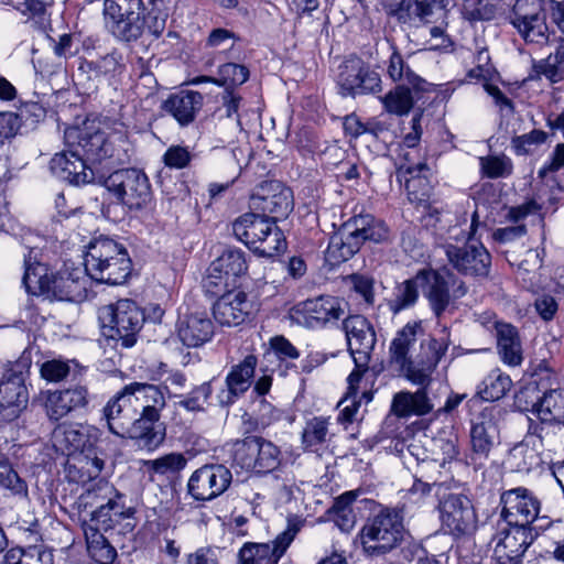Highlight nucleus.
Masks as SVG:
<instances>
[{"mask_svg": "<svg viewBox=\"0 0 564 564\" xmlns=\"http://www.w3.org/2000/svg\"><path fill=\"white\" fill-rule=\"evenodd\" d=\"M297 531V524H289L288 529L280 533L272 543H253L259 563L278 564Z\"/></svg>", "mask_w": 564, "mask_h": 564, "instance_id": "nucleus-42", "label": "nucleus"}, {"mask_svg": "<svg viewBox=\"0 0 564 564\" xmlns=\"http://www.w3.org/2000/svg\"><path fill=\"white\" fill-rule=\"evenodd\" d=\"M64 141L72 155H83L88 162H100L104 159L122 160L121 151L128 144L123 133L106 135L95 121H85L82 126L69 127L64 132Z\"/></svg>", "mask_w": 564, "mask_h": 564, "instance_id": "nucleus-4", "label": "nucleus"}, {"mask_svg": "<svg viewBox=\"0 0 564 564\" xmlns=\"http://www.w3.org/2000/svg\"><path fill=\"white\" fill-rule=\"evenodd\" d=\"M31 361L21 357L14 362H8L0 379V422H12L26 408L29 392L25 377Z\"/></svg>", "mask_w": 564, "mask_h": 564, "instance_id": "nucleus-8", "label": "nucleus"}, {"mask_svg": "<svg viewBox=\"0 0 564 564\" xmlns=\"http://www.w3.org/2000/svg\"><path fill=\"white\" fill-rule=\"evenodd\" d=\"M204 106V96L196 90L182 89L171 94L161 109L173 117L181 127L192 124Z\"/></svg>", "mask_w": 564, "mask_h": 564, "instance_id": "nucleus-27", "label": "nucleus"}, {"mask_svg": "<svg viewBox=\"0 0 564 564\" xmlns=\"http://www.w3.org/2000/svg\"><path fill=\"white\" fill-rule=\"evenodd\" d=\"M532 413L542 423L564 425V391L554 389L545 392L538 402L533 403Z\"/></svg>", "mask_w": 564, "mask_h": 564, "instance_id": "nucleus-37", "label": "nucleus"}, {"mask_svg": "<svg viewBox=\"0 0 564 564\" xmlns=\"http://www.w3.org/2000/svg\"><path fill=\"white\" fill-rule=\"evenodd\" d=\"M151 4L145 14L142 0H105V25L122 42L137 41L144 33L159 39L165 30L167 12L161 1H152Z\"/></svg>", "mask_w": 564, "mask_h": 564, "instance_id": "nucleus-1", "label": "nucleus"}, {"mask_svg": "<svg viewBox=\"0 0 564 564\" xmlns=\"http://www.w3.org/2000/svg\"><path fill=\"white\" fill-rule=\"evenodd\" d=\"M126 391L132 398V403L138 406V414L152 409L160 412L165 405L163 393L154 384L132 382L126 386Z\"/></svg>", "mask_w": 564, "mask_h": 564, "instance_id": "nucleus-40", "label": "nucleus"}, {"mask_svg": "<svg viewBox=\"0 0 564 564\" xmlns=\"http://www.w3.org/2000/svg\"><path fill=\"white\" fill-rule=\"evenodd\" d=\"M511 386L510 377L496 369L484 379L478 394L482 400L492 402L505 397Z\"/></svg>", "mask_w": 564, "mask_h": 564, "instance_id": "nucleus-49", "label": "nucleus"}, {"mask_svg": "<svg viewBox=\"0 0 564 564\" xmlns=\"http://www.w3.org/2000/svg\"><path fill=\"white\" fill-rule=\"evenodd\" d=\"M54 446L64 454H84L97 441V430L78 423L62 424L52 434Z\"/></svg>", "mask_w": 564, "mask_h": 564, "instance_id": "nucleus-25", "label": "nucleus"}, {"mask_svg": "<svg viewBox=\"0 0 564 564\" xmlns=\"http://www.w3.org/2000/svg\"><path fill=\"white\" fill-rule=\"evenodd\" d=\"M235 237L261 257H273L283 251L286 241L274 221L259 212L245 213L232 223Z\"/></svg>", "mask_w": 564, "mask_h": 564, "instance_id": "nucleus-5", "label": "nucleus"}, {"mask_svg": "<svg viewBox=\"0 0 564 564\" xmlns=\"http://www.w3.org/2000/svg\"><path fill=\"white\" fill-rule=\"evenodd\" d=\"M500 503L502 505L501 518L505 523L531 528L533 522L540 520L541 502L532 491L524 487L503 491L500 496Z\"/></svg>", "mask_w": 564, "mask_h": 564, "instance_id": "nucleus-16", "label": "nucleus"}, {"mask_svg": "<svg viewBox=\"0 0 564 564\" xmlns=\"http://www.w3.org/2000/svg\"><path fill=\"white\" fill-rule=\"evenodd\" d=\"M341 328L354 362L365 367L370 361L377 341L372 324L365 316L355 314L344 318Z\"/></svg>", "mask_w": 564, "mask_h": 564, "instance_id": "nucleus-19", "label": "nucleus"}, {"mask_svg": "<svg viewBox=\"0 0 564 564\" xmlns=\"http://www.w3.org/2000/svg\"><path fill=\"white\" fill-rule=\"evenodd\" d=\"M84 267L85 275L110 285L124 283L132 271L127 248L108 237H98L88 243Z\"/></svg>", "mask_w": 564, "mask_h": 564, "instance_id": "nucleus-3", "label": "nucleus"}, {"mask_svg": "<svg viewBox=\"0 0 564 564\" xmlns=\"http://www.w3.org/2000/svg\"><path fill=\"white\" fill-rule=\"evenodd\" d=\"M253 304L242 291L223 294L213 306L215 321L221 326L235 327L242 324L252 313Z\"/></svg>", "mask_w": 564, "mask_h": 564, "instance_id": "nucleus-26", "label": "nucleus"}, {"mask_svg": "<svg viewBox=\"0 0 564 564\" xmlns=\"http://www.w3.org/2000/svg\"><path fill=\"white\" fill-rule=\"evenodd\" d=\"M89 400L88 387L76 383L65 389L47 391L44 408L50 420L58 421L73 412L87 408Z\"/></svg>", "mask_w": 564, "mask_h": 564, "instance_id": "nucleus-22", "label": "nucleus"}, {"mask_svg": "<svg viewBox=\"0 0 564 564\" xmlns=\"http://www.w3.org/2000/svg\"><path fill=\"white\" fill-rule=\"evenodd\" d=\"M423 270L413 279L406 280L397 286L394 297L390 301V310L397 314L408 307L413 306L419 297V288L423 290L424 281Z\"/></svg>", "mask_w": 564, "mask_h": 564, "instance_id": "nucleus-47", "label": "nucleus"}, {"mask_svg": "<svg viewBox=\"0 0 564 564\" xmlns=\"http://www.w3.org/2000/svg\"><path fill=\"white\" fill-rule=\"evenodd\" d=\"M433 409L434 404L425 388H419L415 392L400 391L393 395L391 403V411L398 417L423 416Z\"/></svg>", "mask_w": 564, "mask_h": 564, "instance_id": "nucleus-34", "label": "nucleus"}, {"mask_svg": "<svg viewBox=\"0 0 564 564\" xmlns=\"http://www.w3.org/2000/svg\"><path fill=\"white\" fill-rule=\"evenodd\" d=\"M444 251L448 262L459 273L476 278L488 276L491 256L481 243L468 242L463 247L446 243Z\"/></svg>", "mask_w": 564, "mask_h": 564, "instance_id": "nucleus-20", "label": "nucleus"}, {"mask_svg": "<svg viewBox=\"0 0 564 564\" xmlns=\"http://www.w3.org/2000/svg\"><path fill=\"white\" fill-rule=\"evenodd\" d=\"M536 76H544L551 83L561 82L564 78V45H558L554 53L546 58L533 64Z\"/></svg>", "mask_w": 564, "mask_h": 564, "instance_id": "nucleus-50", "label": "nucleus"}, {"mask_svg": "<svg viewBox=\"0 0 564 564\" xmlns=\"http://www.w3.org/2000/svg\"><path fill=\"white\" fill-rule=\"evenodd\" d=\"M102 185L129 209H141L151 202L149 178L138 169L117 170L104 178Z\"/></svg>", "mask_w": 564, "mask_h": 564, "instance_id": "nucleus-10", "label": "nucleus"}, {"mask_svg": "<svg viewBox=\"0 0 564 564\" xmlns=\"http://www.w3.org/2000/svg\"><path fill=\"white\" fill-rule=\"evenodd\" d=\"M160 412L148 410L139 413L120 437H129L139 442L140 446L149 449L158 447L165 438L163 429H159Z\"/></svg>", "mask_w": 564, "mask_h": 564, "instance_id": "nucleus-30", "label": "nucleus"}, {"mask_svg": "<svg viewBox=\"0 0 564 564\" xmlns=\"http://www.w3.org/2000/svg\"><path fill=\"white\" fill-rule=\"evenodd\" d=\"M404 171L405 174L399 178L404 182L409 200L417 206H426L433 189L431 169L415 164V167L411 165Z\"/></svg>", "mask_w": 564, "mask_h": 564, "instance_id": "nucleus-33", "label": "nucleus"}, {"mask_svg": "<svg viewBox=\"0 0 564 564\" xmlns=\"http://www.w3.org/2000/svg\"><path fill=\"white\" fill-rule=\"evenodd\" d=\"M213 393L210 382H204L195 387L187 395L182 398L176 404L189 412H202L208 403Z\"/></svg>", "mask_w": 564, "mask_h": 564, "instance_id": "nucleus-56", "label": "nucleus"}, {"mask_svg": "<svg viewBox=\"0 0 564 564\" xmlns=\"http://www.w3.org/2000/svg\"><path fill=\"white\" fill-rule=\"evenodd\" d=\"M421 329V324L413 322L408 323L397 333L389 347L390 360L392 364L397 366L405 365V361L411 359L409 357V351L415 345L417 333Z\"/></svg>", "mask_w": 564, "mask_h": 564, "instance_id": "nucleus-43", "label": "nucleus"}, {"mask_svg": "<svg viewBox=\"0 0 564 564\" xmlns=\"http://www.w3.org/2000/svg\"><path fill=\"white\" fill-rule=\"evenodd\" d=\"M448 345L447 328L443 327L440 338H430L426 343L421 344L423 354L417 359H409L405 365L398 366L401 373L413 384L427 389L432 382V375L445 355Z\"/></svg>", "mask_w": 564, "mask_h": 564, "instance_id": "nucleus-12", "label": "nucleus"}, {"mask_svg": "<svg viewBox=\"0 0 564 564\" xmlns=\"http://www.w3.org/2000/svg\"><path fill=\"white\" fill-rule=\"evenodd\" d=\"M69 365L66 361L52 359L42 364L41 376L50 382H59L69 373Z\"/></svg>", "mask_w": 564, "mask_h": 564, "instance_id": "nucleus-64", "label": "nucleus"}, {"mask_svg": "<svg viewBox=\"0 0 564 564\" xmlns=\"http://www.w3.org/2000/svg\"><path fill=\"white\" fill-rule=\"evenodd\" d=\"M543 528L544 525L524 528L500 522L498 524V532L492 539L496 543L494 547V556L497 563L519 564L521 562V557L531 543L529 531H538Z\"/></svg>", "mask_w": 564, "mask_h": 564, "instance_id": "nucleus-17", "label": "nucleus"}, {"mask_svg": "<svg viewBox=\"0 0 564 564\" xmlns=\"http://www.w3.org/2000/svg\"><path fill=\"white\" fill-rule=\"evenodd\" d=\"M110 432L121 436L127 427L138 415V406L132 403V398L126 391V387L113 395L104 408Z\"/></svg>", "mask_w": 564, "mask_h": 564, "instance_id": "nucleus-32", "label": "nucleus"}, {"mask_svg": "<svg viewBox=\"0 0 564 564\" xmlns=\"http://www.w3.org/2000/svg\"><path fill=\"white\" fill-rule=\"evenodd\" d=\"M547 139V133L534 129L529 133L514 137L512 139V147L517 154H527L531 150V145H540L544 143Z\"/></svg>", "mask_w": 564, "mask_h": 564, "instance_id": "nucleus-63", "label": "nucleus"}, {"mask_svg": "<svg viewBox=\"0 0 564 564\" xmlns=\"http://www.w3.org/2000/svg\"><path fill=\"white\" fill-rule=\"evenodd\" d=\"M499 438V427L494 408L484 409L470 426L471 459H487Z\"/></svg>", "mask_w": 564, "mask_h": 564, "instance_id": "nucleus-24", "label": "nucleus"}, {"mask_svg": "<svg viewBox=\"0 0 564 564\" xmlns=\"http://www.w3.org/2000/svg\"><path fill=\"white\" fill-rule=\"evenodd\" d=\"M360 247V240L356 238L351 228L348 229L347 221L330 237L326 250L327 260L333 264L345 262L358 252Z\"/></svg>", "mask_w": 564, "mask_h": 564, "instance_id": "nucleus-35", "label": "nucleus"}, {"mask_svg": "<svg viewBox=\"0 0 564 564\" xmlns=\"http://www.w3.org/2000/svg\"><path fill=\"white\" fill-rule=\"evenodd\" d=\"M497 345L501 359L510 365L518 366L522 361V350L517 329L510 324L497 325Z\"/></svg>", "mask_w": 564, "mask_h": 564, "instance_id": "nucleus-44", "label": "nucleus"}, {"mask_svg": "<svg viewBox=\"0 0 564 564\" xmlns=\"http://www.w3.org/2000/svg\"><path fill=\"white\" fill-rule=\"evenodd\" d=\"M133 513V508L127 507L123 502V498H118L93 510L89 522H84L83 524L98 527L99 532H101V530L108 531L112 529L115 522L131 518Z\"/></svg>", "mask_w": 564, "mask_h": 564, "instance_id": "nucleus-36", "label": "nucleus"}, {"mask_svg": "<svg viewBox=\"0 0 564 564\" xmlns=\"http://www.w3.org/2000/svg\"><path fill=\"white\" fill-rule=\"evenodd\" d=\"M403 517L395 509L386 508L367 519L359 538L362 551L370 557L383 556L403 541Z\"/></svg>", "mask_w": 564, "mask_h": 564, "instance_id": "nucleus-6", "label": "nucleus"}, {"mask_svg": "<svg viewBox=\"0 0 564 564\" xmlns=\"http://www.w3.org/2000/svg\"><path fill=\"white\" fill-rule=\"evenodd\" d=\"M220 79H213L210 77L202 76L197 77L193 80L194 84L203 83V82H213L218 85L235 87L240 86L246 83L249 78V70L246 66L227 63L220 66L219 68Z\"/></svg>", "mask_w": 564, "mask_h": 564, "instance_id": "nucleus-53", "label": "nucleus"}, {"mask_svg": "<svg viewBox=\"0 0 564 564\" xmlns=\"http://www.w3.org/2000/svg\"><path fill=\"white\" fill-rule=\"evenodd\" d=\"M435 2L436 0H406L398 20L404 23L412 20L429 22L433 14Z\"/></svg>", "mask_w": 564, "mask_h": 564, "instance_id": "nucleus-55", "label": "nucleus"}, {"mask_svg": "<svg viewBox=\"0 0 564 564\" xmlns=\"http://www.w3.org/2000/svg\"><path fill=\"white\" fill-rule=\"evenodd\" d=\"M329 421L326 417L316 416L308 420L302 432V443L306 449L317 451L319 445L329 440Z\"/></svg>", "mask_w": 564, "mask_h": 564, "instance_id": "nucleus-51", "label": "nucleus"}, {"mask_svg": "<svg viewBox=\"0 0 564 564\" xmlns=\"http://www.w3.org/2000/svg\"><path fill=\"white\" fill-rule=\"evenodd\" d=\"M543 0H517L508 15L509 23L527 44L543 46L553 33L546 22Z\"/></svg>", "mask_w": 564, "mask_h": 564, "instance_id": "nucleus-9", "label": "nucleus"}, {"mask_svg": "<svg viewBox=\"0 0 564 564\" xmlns=\"http://www.w3.org/2000/svg\"><path fill=\"white\" fill-rule=\"evenodd\" d=\"M83 530L89 556L98 564H112L117 557V551L99 532V528L93 524H83Z\"/></svg>", "mask_w": 564, "mask_h": 564, "instance_id": "nucleus-41", "label": "nucleus"}, {"mask_svg": "<svg viewBox=\"0 0 564 564\" xmlns=\"http://www.w3.org/2000/svg\"><path fill=\"white\" fill-rule=\"evenodd\" d=\"M431 451L435 462L444 465L446 462L453 460L458 455L456 437L437 436L431 441Z\"/></svg>", "mask_w": 564, "mask_h": 564, "instance_id": "nucleus-59", "label": "nucleus"}, {"mask_svg": "<svg viewBox=\"0 0 564 564\" xmlns=\"http://www.w3.org/2000/svg\"><path fill=\"white\" fill-rule=\"evenodd\" d=\"M234 463L248 471L267 474L282 460L280 448L261 436H248L234 445Z\"/></svg>", "mask_w": 564, "mask_h": 564, "instance_id": "nucleus-11", "label": "nucleus"}, {"mask_svg": "<svg viewBox=\"0 0 564 564\" xmlns=\"http://www.w3.org/2000/svg\"><path fill=\"white\" fill-rule=\"evenodd\" d=\"M345 315V303L334 296L321 295L297 303L291 312L292 319L307 328H319Z\"/></svg>", "mask_w": 564, "mask_h": 564, "instance_id": "nucleus-15", "label": "nucleus"}, {"mask_svg": "<svg viewBox=\"0 0 564 564\" xmlns=\"http://www.w3.org/2000/svg\"><path fill=\"white\" fill-rule=\"evenodd\" d=\"M187 465V458L182 453H169L159 458L147 460L144 466L149 471L159 475L177 474Z\"/></svg>", "mask_w": 564, "mask_h": 564, "instance_id": "nucleus-54", "label": "nucleus"}, {"mask_svg": "<svg viewBox=\"0 0 564 564\" xmlns=\"http://www.w3.org/2000/svg\"><path fill=\"white\" fill-rule=\"evenodd\" d=\"M261 193L252 194L249 206L268 216L274 221L285 219L293 210L294 200L291 188L283 186L279 182H270L261 187Z\"/></svg>", "mask_w": 564, "mask_h": 564, "instance_id": "nucleus-21", "label": "nucleus"}, {"mask_svg": "<svg viewBox=\"0 0 564 564\" xmlns=\"http://www.w3.org/2000/svg\"><path fill=\"white\" fill-rule=\"evenodd\" d=\"M384 110L395 116H405L413 108L414 101L410 89L406 86L398 85L381 97Z\"/></svg>", "mask_w": 564, "mask_h": 564, "instance_id": "nucleus-52", "label": "nucleus"}, {"mask_svg": "<svg viewBox=\"0 0 564 564\" xmlns=\"http://www.w3.org/2000/svg\"><path fill=\"white\" fill-rule=\"evenodd\" d=\"M88 161L83 155H72L68 148L56 153L51 162L50 170L58 178L73 185H85L94 182L95 174L88 166Z\"/></svg>", "mask_w": 564, "mask_h": 564, "instance_id": "nucleus-28", "label": "nucleus"}, {"mask_svg": "<svg viewBox=\"0 0 564 564\" xmlns=\"http://www.w3.org/2000/svg\"><path fill=\"white\" fill-rule=\"evenodd\" d=\"M123 67L122 55L111 52L96 61L83 62L79 70L87 73L89 79L98 80L101 77L120 74Z\"/></svg>", "mask_w": 564, "mask_h": 564, "instance_id": "nucleus-46", "label": "nucleus"}, {"mask_svg": "<svg viewBox=\"0 0 564 564\" xmlns=\"http://www.w3.org/2000/svg\"><path fill=\"white\" fill-rule=\"evenodd\" d=\"M350 228L356 238L360 240L361 246L366 241L379 243L389 239V228L386 224L369 214L358 215L349 219L348 229Z\"/></svg>", "mask_w": 564, "mask_h": 564, "instance_id": "nucleus-38", "label": "nucleus"}, {"mask_svg": "<svg viewBox=\"0 0 564 564\" xmlns=\"http://www.w3.org/2000/svg\"><path fill=\"white\" fill-rule=\"evenodd\" d=\"M346 282L364 302L371 306L375 303V281L371 276L360 273H354L346 278Z\"/></svg>", "mask_w": 564, "mask_h": 564, "instance_id": "nucleus-57", "label": "nucleus"}, {"mask_svg": "<svg viewBox=\"0 0 564 564\" xmlns=\"http://www.w3.org/2000/svg\"><path fill=\"white\" fill-rule=\"evenodd\" d=\"M0 486L13 495L28 497V485L12 468L11 465L0 462Z\"/></svg>", "mask_w": 564, "mask_h": 564, "instance_id": "nucleus-58", "label": "nucleus"}, {"mask_svg": "<svg viewBox=\"0 0 564 564\" xmlns=\"http://www.w3.org/2000/svg\"><path fill=\"white\" fill-rule=\"evenodd\" d=\"M31 249L24 256V274L22 283L28 293L45 295L58 301H78L86 292L85 272L74 263H64L57 272H50L48 268L36 260Z\"/></svg>", "mask_w": 564, "mask_h": 564, "instance_id": "nucleus-2", "label": "nucleus"}, {"mask_svg": "<svg viewBox=\"0 0 564 564\" xmlns=\"http://www.w3.org/2000/svg\"><path fill=\"white\" fill-rule=\"evenodd\" d=\"M256 367L257 357L248 355L241 362L231 368L225 380L226 388L217 394L220 405L227 406L232 404L237 398L250 388Z\"/></svg>", "mask_w": 564, "mask_h": 564, "instance_id": "nucleus-29", "label": "nucleus"}, {"mask_svg": "<svg viewBox=\"0 0 564 564\" xmlns=\"http://www.w3.org/2000/svg\"><path fill=\"white\" fill-rule=\"evenodd\" d=\"M247 271L245 252L238 249L225 250L210 263V272L225 273L227 276H238Z\"/></svg>", "mask_w": 564, "mask_h": 564, "instance_id": "nucleus-48", "label": "nucleus"}, {"mask_svg": "<svg viewBox=\"0 0 564 564\" xmlns=\"http://www.w3.org/2000/svg\"><path fill=\"white\" fill-rule=\"evenodd\" d=\"M123 498L116 488L106 479H98L90 484L78 498L79 508H98L115 499Z\"/></svg>", "mask_w": 564, "mask_h": 564, "instance_id": "nucleus-45", "label": "nucleus"}, {"mask_svg": "<svg viewBox=\"0 0 564 564\" xmlns=\"http://www.w3.org/2000/svg\"><path fill=\"white\" fill-rule=\"evenodd\" d=\"M338 85L343 96L355 97L382 90L380 75L357 56L348 57L339 66Z\"/></svg>", "mask_w": 564, "mask_h": 564, "instance_id": "nucleus-14", "label": "nucleus"}, {"mask_svg": "<svg viewBox=\"0 0 564 564\" xmlns=\"http://www.w3.org/2000/svg\"><path fill=\"white\" fill-rule=\"evenodd\" d=\"M443 525L454 535L469 533L476 524V514L471 501L462 495L451 494L440 503Z\"/></svg>", "mask_w": 564, "mask_h": 564, "instance_id": "nucleus-23", "label": "nucleus"}, {"mask_svg": "<svg viewBox=\"0 0 564 564\" xmlns=\"http://www.w3.org/2000/svg\"><path fill=\"white\" fill-rule=\"evenodd\" d=\"M481 169L490 178L509 176L512 172V163L506 156L481 158Z\"/></svg>", "mask_w": 564, "mask_h": 564, "instance_id": "nucleus-61", "label": "nucleus"}, {"mask_svg": "<svg viewBox=\"0 0 564 564\" xmlns=\"http://www.w3.org/2000/svg\"><path fill=\"white\" fill-rule=\"evenodd\" d=\"M98 318L105 337L132 347L145 321L144 313L132 300L122 299L99 308Z\"/></svg>", "mask_w": 564, "mask_h": 564, "instance_id": "nucleus-7", "label": "nucleus"}, {"mask_svg": "<svg viewBox=\"0 0 564 564\" xmlns=\"http://www.w3.org/2000/svg\"><path fill=\"white\" fill-rule=\"evenodd\" d=\"M231 480V471L226 466L204 465L189 477L187 491L197 501H209L225 492Z\"/></svg>", "mask_w": 564, "mask_h": 564, "instance_id": "nucleus-18", "label": "nucleus"}, {"mask_svg": "<svg viewBox=\"0 0 564 564\" xmlns=\"http://www.w3.org/2000/svg\"><path fill=\"white\" fill-rule=\"evenodd\" d=\"M177 335L184 345L198 347L210 340L214 325L206 312L195 311L180 316Z\"/></svg>", "mask_w": 564, "mask_h": 564, "instance_id": "nucleus-31", "label": "nucleus"}, {"mask_svg": "<svg viewBox=\"0 0 564 564\" xmlns=\"http://www.w3.org/2000/svg\"><path fill=\"white\" fill-rule=\"evenodd\" d=\"M462 14L470 22L489 21L495 17V9L482 0H463Z\"/></svg>", "mask_w": 564, "mask_h": 564, "instance_id": "nucleus-60", "label": "nucleus"}, {"mask_svg": "<svg viewBox=\"0 0 564 564\" xmlns=\"http://www.w3.org/2000/svg\"><path fill=\"white\" fill-rule=\"evenodd\" d=\"M392 52L387 62V74L394 82L402 86H410L414 89H423L425 80L419 76L409 65L408 61L391 45Z\"/></svg>", "mask_w": 564, "mask_h": 564, "instance_id": "nucleus-39", "label": "nucleus"}, {"mask_svg": "<svg viewBox=\"0 0 564 564\" xmlns=\"http://www.w3.org/2000/svg\"><path fill=\"white\" fill-rule=\"evenodd\" d=\"M423 295L437 318H441L455 300L467 293L466 284L453 274L445 276L436 271L423 270Z\"/></svg>", "mask_w": 564, "mask_h": 564, "instance_id": "nucleus-13", "label": "nucleus"}, {"mask_svg": "<svg viewBox=\"0 0 564 564\" xmlns=\"http://www.w3.org/2000/svg\"><path fill=\"white\" fill-rule=\"evenodd\" d=\"M193 158L187 147L171 145L163 155V162L170 169L181 170L187 167Z\"/></svg>", "mask_w": 564, "mask_h": 564, "instance_id": "nucleus-62", "label": "nucleus"}]
</instances>
